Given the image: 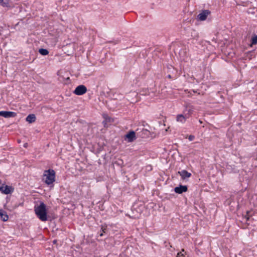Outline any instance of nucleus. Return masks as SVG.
Segmentation results:
<instances>
[{
    "instance_id": "1",
    "label": "nucleus",
    "mask_w": 257,
    "mask_h": 257,
    "mask_svg": "<svg viewBox=\"0 0 257 257\" xmlns=\"http://www.w3.org/2000/svg\"><path fill=\"white\" fill-rule=\"evenodd\" d=\"M35 212L38 217L42 221L47 220V214L46 205L44 203H41L40 205L35 207Z\"/></svg>"
},
{
    "instance_id": "2",
    "label": "nucleus",
    "mask_w": 257,
    "mask_h": 257,
    "mask_svg": "<svg viewBox=\"0 0 257 257\" xmlns=\"http://www.w3.org/2000/svg\"><path fill=\"white\" fill-rule=\"evenodd\" d=\"M43 180L47 185H50L55 180V172L53 170H46L43 174Z\"/></svg>"
},
{
    "instance_id": "3",
    "label": "nucleus",
    "mask_w": 257,
    "mask_h": 257,
    "mask_svg": "<svg viewBox=\"0 0 257 257\" xmlns=\"http://www.w3.org/2000/svg\"><path fill=\"white\" fill-rule=\"evenodd\" d=\"M87 91L86 87L83 85L78 86L74 91V93L77 95H81Z\"/></svg>"
},
{
    "instance_id": "4",
    "label": "nucleus",
    "mask_w": 257,
    "mask_h": 257,
    "mask_svg": "<svg viewBox=\"0 0 257 257\" xmlns=\"http://www.w3.org/2000/svg\"><path fill=\"white\" fill-rule=\"evenodd\" d=\"M194 107L190 104H186L185 105V109L184 111V114L189 118L194 112Z\"/></svg>"
},
{
    "instance_id": "5",
    "label": "nucleus",
    "mask_w": 257,
    "mask_h": 257,
    "mask_svg": "<svg viewBox=\"0 0 257 257\" xmlns=\"http://www.w3.org/2000/svg\"><path fill=\"white\" fill-rule=\"evenodd\" d=\"M136 133L134 131H130L125 135L124 140L131 143L136 140Z\"/></svg>"
},
{
    "instance_id": "6",
    "label": "nucleus",
    "mask_w": 257,
    "mask_h": 257,
    "mask_svg": "<svg viewBox=\"0 0 257 257\" xmlns=\"http://www.w3.org/2000/svg\"><path fill=\"white\" fill-rule=\"evenodd\" d=\"M14 191V188L12 186H10L7 185H4V187H3L2 190L1 192L5 194H9L13 193Z\"/></svg>"
},
{
    "instance_id": "7",
    "label": "nucleus",
    "mask_w": 257,
    "mask_h": 257,
    "mask_svg": "<svg viewBox=\"0 0 257 257\" xmlns=\"http://www.w3.org/2000/svg\"><path fill=\"white\" fill-rule=\"evenodd\" d=\"M16 113L12 111H0V116L6 118L13 117L16 116Z\"/></svg>"
},
{
    "instance_id": "8",
    "label": "nucleus",
    "mask_w": 257,
    "mask_h": 257,
    "mask_svg": "<svg viewBox=\"0 0 257 257\" xmlns=\"http://www.w3.org/2000/svg\"><path fill=\"white\" fill-rule=\"evenodd\" d=\"M210 14V12L209 10H204L198 15L197 17L199 20L204 21Z\"/></svg>"
},
{
    "instance_id": "9",
    "label": "nucleus",
    "mask_w": 257,
    "mask_h": 257,
    "mask_svg": "<svg viewBox=\"0 0 257 257\" xmlns=\"http://www.w3.org/2000/svg\"><path fill=\"white\" fill-rule=\"evenodd\" d=\"M174 191L176 193L181 194L187 191V187L185 185H180L179 187H175Z\"/></svg>"
},
{
    "instance_id": "10",
    "label": "nucleus",
    "mask_w": 257,
    "mask_h": 257,
    "mask_svg": "<svg viewBox=\"0 0 257 257\" xmlns=\"http://www.w3.org/2000/svg\"><path fill=\"white\" fill-rule=\"evenodd\" d=\"M188 117L185 114H178L176 116V121L178 122L184 123Z\"/></svg>"
},
{
    "instance_id": "11",
    "label": "nucleus",
    "mask_w": 257,
    "mask_h": 257,
    "mask_svg": "<svg viewBox=\"0 0 257 257\" xmlns=\"http://www.w3.org/2000/svg\"><path fill=\"white\" fill-rule=\"evenodd\" d=\"M178 174L181 176L182 179L183 180L187 178H189L191 176V174L190 173L188 172L185 170L179 171Z\"/></svg>"
},
{
    "instance_id": "12",
    "label": "nucleus",
    "mask_w": 257,
    "mask_h": 257,
    "mask_svg": "<svg viewBox=\"0 0 257 257\" xmlns=\"http://www.w3.org/2000/svg\"><path fill=\"white\" fill-rule=\"evenodd\" d=\"M0 216L1 219L4 221H6L9 219V216L8 215L6 212L2 209H0Z\"/></svg>"
},
{
    "instance_id": "13",
    "label": "nucleus",
    "mask_w": 257,
    "mask_h": 257,
    "mask_svg": "<svg viewBox=\"0 0 257 257\" xmlns=\"http://www.w3.org/2000/svg\"><path fill=\"white\" fill-rule=\"evenodd\" d=\"M36 117L35 114H29L26 117V121L29 123H32L36 121Z\"/></svg>"
},
{
    "instance_id": "14",
    "label": "nucleus",
    "mask_w": 257,
    "mask_h": 257,
    "mask_svg": "<svg viewBox=\"0 0 257 257\" xmlns=\"http://www.w3.org/2000/svg\"><path fill=\"white\" fill-rule=\"evenodd\" d=\"M103 118H104V120L103 121V125L104 127L107 126V122H111L112 120V119L107 116L106 114H104L103 115Z\"/></svg>"
},
{
    "instance_id": "15",
    "label": "nucleus",
    "mask_w": 257,
    "mask_h": 257,
    "mask_svg": "<svg viewBox=\"0 0 257 257\" xmlns=\"http://www.w3.org/2000/svg\"><path fill=\"white\" fill-rule=\"evenodd\" d=\"M39 52L43 56L47 55L49 54V51L45 49H40L39 50Z\"/></svg>"
},
{
    "instance_id": "16",
    "label": "nucleus",
    "mask_w": 257,
    "mask_h": 257,
    "mask_svg": "<svg viewBox=\"0 0 257 257\" xmlns=\"http://www.w3.org/2000/svg\"><path fill=\"white\" fill-rule=\"evenodd\" d=\"M256 44H257V35H255L251 38V45H255Z\"/></svg>"
},
{
    "instance_id": "17",
    "label": "nucleus",
    "mask_w": 257,
    "mask_h": 257,
    "mask_svg": "<svg viewBox=\"0 0 257 257\" xmlns=\"http://www.w3.org/2000/svg\"><path fill=\"white\" fill-rule=\"evenodd\" d=\"M1 4L2 6L4 7H7L9 6V4L7 2H4L3 1V2Z\"/></svg>"
},
{
    "instance_id": "18",
    "label": "nucleus",
    "mask_w": 257,
    "mask_h": 257,
    "mask_svg": "<svg viewBox=\"0 0 257 257\" xmlns=\"http://www.w3.org/2000/svg\"><path fill=\"white\" fill-rule=\"evenodd\" d=\"M116 164H117L119 165H122L123 164L122 160H118V161L115 162Z\"/></svg>"
},
{
    "instance_id": "19",
    "label": "nucleus",
    "mask_w": 257,
    "mask_h": 257,
    "mask_svg": "<svg viewBox=\"0 0 257 257\" xmlns=\"http://www.w3.org/2000/svg\"><path fill=\"white\" fill-rule=\"evenodd\" d=\"M5 184L0 180V191L2 190L3 187H4Z\"/></svg>"
},
{
    "instance_id": "20",
    "label": "nucleus",
    "mask_w": 257,
    "mask_h": 257,
    "mask_svg": "<svg viewBox=\"0 0 257 257\" xmlns=\"http://www.w3.org/2000/svg\"><path fill=\"white\" fill-rule=\"evenodd\" d=\"M176 257H185L184 254L182 253V252H180L177 253V255Z\"/></svg>"
},
{
    "instance_id": "21",
    "label": "nucleus",
    "mask_w": 257,
    "mask_h": 257,
    "mask_svg": "<svg viewBox=\"0 0 257 257\" xmlns=\"http://www.w3.org/2000/svg\"><path fill=\"white\" fill-rule=\"evenodd\" d=\"M194 138H195V137H194V136H193V135H190V136H189L188 139H189V141H193V140H194Z\"/></svg>"
},
{
    "instance_id": "22",
    "label": "nucleus",
    "mask_w": 257,
    "mask_h": 257,
    "mask_svg": "<svg viewBox=\"0 0 257 257\" xmlns=\"http://www.w3.org/2000/svg\"><path fill=\"white\" fill-rule=\"evenodd\" d=\"M131 94L133 96H137V93L136 92H133L132 93H131Z\"/></svg>"
},
{
    "instance_id": "23",
    "label": "nucleus",
    "mask_w": 257,
    "mask_h": 257,
    "mask_svg": "<svg viewBox=\"0 0 257 257\" xmlns=\"http://www.w3.org/2000/svg\"><path fill=\"white\" fill-rule=\"evenodd\" d=\"M102 231H103V232H105V231H106V228H103V227H102Z\"/></svg>"
},
{
    "instance_id": "24",
    "label": "nucleus",
    "mask_w": 257,
    "mask_h": 257,
    "mask_svg": "<svg viewBox=\"0 0 257 257\" xmlns=\"http://www.w3.org/2000/svg\"><path fill=\"white\" fill-rule=\"evenodd\" d=\"M100 236H102L103 235V233H101L99 235Z\"/></svg>"
},
{
    "instance_id": "25",
    "label": "nucleus",
    "mask_w": 257,
    "mask_h": 257,
    "mask_svg": "<svg viewBox=\"0 0 257 257\" xmlns=\"http://www.w3.org/2000/svg\"><path fill=\"white\" fill-rule=\"evenodd\" d=\"M3 0H0V4H1L3 2Z\"/></svg>"
},
{
    "instance_id": "26",
    "label": "nucleus",
    "mask_w": 257,
    "mask_h": 257,
    "mask_svg": "<svg viewBox=\"0 0 257 257\" xmlns=\"http://www.w3.org/2000/svg\"><path fill=\"white\" fill-rule=\"evenodd\" d=\"M199 122H200V123H202V121H201V120H199Z\"/></svg>"
},
{
    "instance_id": "27",
    "label": "nucleus",
    "mask_w": 257,
    "mask_h": 257,
    "mask_svg": "<svg viewBox=\"0 0 257 257\" xmlns=\"http://www.w3.org/2000/svg\"><path fill=\"white\" fill-rule=\"evenodd\" d=\"M56 240H54L53 242H54V243H56Z\"/></svg>"
}]
</instances>
